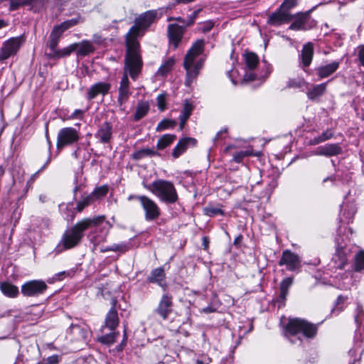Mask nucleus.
Returning <instances> with one entry per match:
<instances>
[{
    "instance_id": "obj_62",
    "label": "nucleus",
    "mask_w": 364,
    "mask_h": 364,
    "mask_svg": "<svg viewBox=\"0 0 364 364\" xmlns=\"http://www.w3.org/2000/svg\"><path fill=\"white\" fill-rule=\"evenodd\" d=\"M203 65V60L202 59H200L197 62L195 63V61L193 63V66H194L196 68H197L199 71L202 68Z\"/></svg>"
},
{
    "instance_id": "obj_4",
    "label": "nucleus",
    "mask_w": 364,
    "mask_h": 364,
    "mask_svg": "<svg viewBox=\"0 0 364 364\" xmlns=\"http://www.w3.org/2000/svg\"><path fill=\"white\" fill-rule=\"evenodd\" d=\"M145 188L166 204H174L178 200V193L173 183L166 180H156Z\"/></svg>"
},
{
    "instance_id": "obj_15",
    "label": "nucleus",
    "mask_w": 364,
    "mask_h": 364,
    "mask_svg": "<svg viewBox=\"0 0 364 364\" xmlns=\"http://www.w3.org/2000/svg\"><path fill=\"white\" fill-rule=\"evenodd\" d=\"M129 74L128 70L124 67V73L121 79L119 87V95L117 97V102L120 106L126 103L132 94L129 89V80L128 75Z\"/></svg>"
},
{
    "instance_id": "obj_16",
    "label": "nucleus",
    "mask_w": 364,
    "mask_h": 364,
    "mask_svg": "<svg viewBox=\"0 0 364 364\" xmlns=\"http://www.w3.org/2000/svg\"><path fill=\"white\" fill-rule=\"evenodd\" d=\"M111 89V84L105 82H98L92 85L87 92L86 99L89 101L94 100L98 95L105 96Z\"/></svg>"
},
{
    "instance_id": "obj_47",
    "label": "nucleus",
    "mask_w": 364,
    "mask_h": 364,
    "mask_svg": "<svg viewBox=\"0 0 364 364\" xmlns=\"http://www.w3.org/2000/svg\"><path fill=\"white\" fill-rule=\"evenodd\" d=\"M80 22V17L75 18L72 19H69L67 21H65L62 22L60 24H59V27L65 32L68 28L73 27L78 24Z\"/></svg>"
},
{
    "instance_id": "obj_34",
    "label": "nucleus",
    "mask_w": 364,
    "mask_h": 364,
    "mask_svg": "<svg viewBox=\"0 0 364 364\" xmlns=\"http://www.w3.org/2000/svg\"><path fill=\"white\" fill-rule=\"evenodd\" d=\"M326 85L327 82H323L314 86V87L307 92L309 99L314 100L323 95L326 90Z\"/></svg>"
},
{
    "instance_id": "obj_12",
    "label": "nucleus",
    "mask_w": 364,
    "mask_h": 364,
    "mask_svg": "<svg viewBox=\"0 0 364 364\" xmlns=\"http://www.w3.org/2000/svg\"><path fill=\"white\" fill-rule=\"evenodd\" d=\"M94 200L87 193H84L81 195L80 199L77 200L76 207L73 209L68 208V205L66 206V210L68 212L65 217V220L68 222L73 221L75 218V211L81 213L83 210L92 203Z\"/></svg>"
},
{
    "instance_id": "obj_45",
    "label": "nucleus",
    "mask_w": 364,
    "mask_h": 364,
    "mask_svg": "<svg viewBox=\"0 0 364 364\" xmlns=\"http://www.w3.org/2000/svg\"><path fill=\"white\" fill-rule=\"evenodd\" d=\"M204 210L205 215L210 217L224 215V211L219 207L210 206L205 208Z\"/></svg>"
},
{
    "instance_id": "obj_35",
    "label": "nucleus",
    "mask_w": 364,
    "mask_h": 364,
    "mask_svg": "<svg viewBox=\"0 0 364 364\" xmlns=\"http://www.w3.org/2000/svg\"><path fill=\"white\" fill-rule=\"evenodd\" d=\"M176 139V136L174 134H166L161 136L156 144L157 150H164L166 147L169 146Z\"/></svg>"
},
{
    "instance_id": "obj_43",
    "label": "nucleus",
    "mask_w": 364,
    "mask_h": 364,
    "mask_svg": "<svg viewBox=\"0 0 364 364\" xmlns=\"http://www.w3.org/2000/svg\"><path fill=\"white\" fill-rule=\"evenodd\" d=\"M173 64H174L173 59L167 60L164 64H162L160 66V68L158 70V73L161 75H166L171 70Z\"/></svg>"
},
{
    "instance_id": "obj_37",
    "label": "nucleus",
    "mask_w": 364,
    "mask_h": 364,
    "mask_svg": "<svg viewBox=\"0 0 364 364\" xmlns=\"http://www.w3.org/2000/svg\"><path fill=\"white\" fill-rule=\"evenodd\" d=\"M129 249L128 245L126 243H121V244H114L111 246H108L106 247H101L100 252H105L109 251L112 252H125Z\"/></svg>"
},
{
    "instance_id": "obj_10",
    "label": "nucleus",
    "mask_w": 364,
    "mask_h": 364,
    "mask_svg": "<svg viewBox=\"0 0 364 364\" xmlns=\"http://www.w3.org/2000/svg\"><path fill=\"white\" fill-rule=\"evenodd\" d=\"M48 286L42 280H31L24 283L21 286V294L24 296L34 297L38 296L45 293Z\"/></svg>"
},
{
    "instance_id": "obj_29",
    "label": "nucleus",
    "mask_w": 364,
    "mask_h": 364,
    "mask_svg": "<svg viewBox=\"0 0 364 364\" xmlns=\"http://www.w3.org/2000/svg\"><path fill=\"white\" fill-rule=\"evenodd\" d=\"M294 282V277H289L284 279L280 283L279 301H284L289 293V289L291 287Z\"/></svg>"
},
{
    "instance_id": "obj_52",
    "label": "nucleus",
    "mask_w": 364,
    "mask_h": 364,
    "mask_svg": "<svg viewBox=\"0 0 364 364\" xmlns=\"http://www.w3.org/2000/svg\"><path fill=\"white\" fill-rule=\"evenodd\" d=\"M58 41H59L55 40L53 38V39L49 38L48 42V46L49 48L50 52L46 53V55L47 54H53L55 51H57L58 50L57 48Z\"/></svg>"
},
{
    "instance_id": "obj_48",
    "label": "nucleus",
    "mask_w": 364,
    "mask_h": 364,
    "mask_svg": "<svg viewBox=\"0 0 364 364\" xmlns=\"http://www.w3.org/2000/svg\"><path fill=\"white\" fill-rule=\"evenodd\" d=\"M107 237V232L102 235H96L90 238L91 242L93 244L94 248L96 249L100 243L105 241Z\"/></svg>"
},
{
    "instance_id": "obj_39",
    "label": "nucleus",
    "mask_w": 364,
    "mask_h": 364,
    "mask_svg": "<svg viewBox=\"0 0 364 364\" xmlns=\"http://www.w3.org/2000/svg\"><path fill=\"white\" fill-rule=\"evenodd\" d=\"M176 125V122L173 119H164L161 121L156 128V132H162L169 128H173Z\"/></svg>"
},
{
    "instance_id": "obj_51",
    "label": "nucleus",
    "mask_w": 364,
    "mask_h": 364,
    "mask_svg": "<svg viewBox=\"0 0 364 364\" xmlns=\"http://www.w3.org/2000/svg\"><path fill=\"white\" fill-rule=\"evenodd\" d=\"M157 106L160 111H164L166 109V95L161 94L157 97Z\"/></svg>"
},
{
    "instance_id": "obj_17",
    "label": "nucleus",
    "mask_w": 364,
    "mask_h": 364,
    "mask_svg": "<svg viewBox=\"0 0 364 364\" xmlns=\"http://www.w3.org/2000/svg\"><path fill=\"white\" fill-rule=\"evenodd\" d=\"M292 20L291 14L282 10L280 7L269 16L267 23L273 26L288 23Z\"/></svg>"
},
{
    "instance_id": "obj_22",
    "label": "nucleus",
    "mask_w": 364,
    "mask_h": 364,
    "mask_svg": "<svg viewBox=\"0 0 364 364\" xmlns=\"http://www.w3.org/2000/svg\"><path fill=\"white\" fill-rule=\"evenodd\" d=\"M339 66V61H333L316 68L315 69L316 74L320 79L326 78L334 73L338 69Z\"/></svg>"
},
{
    "instance_id": "obj_13",
    "label": "nucleus",
    "mask_w": 364,
    "mask_h": 364,
    "mask_svg": "<svg viewBox=\"0 0 364 364\" xmlns=\"http://www.w3.org/2000/svg\"><path fill=\"white\" fill-rule=\"evenodd\" d=\"M279 265H285L287 270L293 272L300 268L301 260L297 255L287 250L283 252L282 256L279 261Z\"/></svg>"
},
{
    "instance_id": "obj_11",
    "label": "nucleus",
    "mask_w": 364,
    "mask_h": 364,
    "mask_svg": "<svg viewBox=\"0 0 364 364\" xmlns=\"http://www.w3.org/2000/svg\"><path fill=\"white\" fill-rule=\"evenodd\" d=\"M173 306V296L168 293H164L154 309V313L163 320H166L172 313Z\"/></svg>"
},
{
    "instance_id": "obj_46",
    "label": "nucleus",
    "mask_w": 364,
    "mask_h": 364,
    "mask_svg": "<svg viewBox=\"0 0 364 364\" xmlns=\"http://www.w3.org/2000/svg\"><path fill=\"white\" fill-rule=\"evenodd\" d=\"M298 2L299 0H284L279 7L282 10L290 13V10L296 7Z\"/></svg>"
},
{
    "instance_id": "obj_7",
    "label": "nucleus",
    "mask_w": 364,
    "mask_h": 364,
    "mask_svg": "<svg viewBox=\"0 0 364 364\" xmlns=\"http://www.w3.org/2000/svg\"><path fill=\"white\" fill-rule=\"evenodd\" d=\"M127 199L128 200L136 199L139 201L144 211V218L146 221L155 220L161 215L160 208L157 203L146 196L130 195Z\"/></svg>"
},
{
    "instance_id": "obj_59",
    "label": "nucleus",
    "mask_w": 364,
    "mask_h": 364,
    "mask_svg": "<svg viewBox=\"0 0 364 364\" xmlns=\"http://www.w3.org/2000/svg\"><path fill=\"white\" fill-rule=\"evenodd\" d=\"M50 159L48 158L47 161L46 162V164L37 171L34 174H33V176H31V180H34L36 177H37L38 174L42 171L43 169L46 168V167L47 166V165L50 163Z\"/></svg>"
},
{
    "instance_id": "obj_38",
    "label": "nucleus",
    "mask_w": 364,
    "mask_h": 364,
    "mask_svg": "<svg viewBox=\"0 0 364 364\" xmlns=\"http://www.w3.org/2000/svg\"><path fill=\"white\" fill-rule=\"evenodd\" d=\"M107 192L108 187L107 186H102L95 188L92 193H89V195L91 196V198H92V200L95 201L105 196Z\"/></svg>"
},
{
    "instance_id": "obj_32",
    "label": "nucleus",
    "mask_w": 364,
    "mask_h": 364,
    "mask_svg": "<svg viewBox=\"0 0 364 364\" xmlns=\"http://www.w3.org/2000/svg\"><path fill=\"white\" fill-rule=\"evenodd\" d=\"M193 109V107L191 103H190L188 100H186L183 104V110L181 114L179 116L180 119V129L182 130L184 127V125L191 114V112Z\"/></svg>"
},
{
    "instance_id": "obj_33",
    "label": "nucleus",
    "mask_w": 364,
    "mask_h": 364,
    "mask_svg": "<svg viewBox=\"0 0 364 364\" xmlns=\"http://www.w3.org/2000/svg\"><path fill=\"white\" fill-rule=\"evenodd\" d=\"M155 156H159V154L157 151L154 149L145 148L141 149L132 154V158L134 160L139 161L145 157H152Z\"/></svg>"
},
{
    "instance_id": "obj_50",
    "label": "nucleus",
    "mask_w": 364,
    "mask_h": 364,
    "mask_svg": "<svg viewBox=\"0 0 364 364\" xmlns=\"http://www.w3.org/2000/svg\"><path fill=\"white\" fill-rule=\"evenodd\" d=\"M304 84V81L299 79L292 78L287 82V87L289 88H299Z\"/></svg>"
},
{
    "instance_id": "obj_19",
    "label": "nucleus",
    "mask_w": 364,
    "mask_h": 364,
    "mask_svg": "<svg viewBox=\"0 0 364 364\" xmlns=\"http://www.w3.org/2000/svg\"><path fill=\"white\" fill-rule=\"evenodd\" d=\"M95 136L102 144L109 143L112 136V124L108 122H105L101 124L98 130L95 134Z\"/></svg>"
},
{
    "instance_id": "obj_49",
    "label": "nucleus",
    "mask_w": 364,
    "mask_h": 364,
    "mask_svg": "<svg viewBox=\"0 0 364 364\" xmlns=\"http://www.w3.org/2000/svg\"><path fill=\"white\" fill-rule=\"evenodd\" d=\"M63 32L64 31L59 27L58 25L55 26L53 28V30L49 36V38H51V39L53 38L55 40L59 41Z\"/></svg>"
},
{
    "instance_id": "obj_1",
    "label": "nucleus",
    "mask_w": 364,
    "mask_h": 364,
    "mask_svg": "<svg viewBox=\"0 0 364 364\" xmlns=\"http://www.w3.org/2000/svg\"><path fill=\"white\" fill-rule=\"evenodd\" d=\"M156 16V13L154 11H149L141 14L135 18L134 24L125 35V68L133 80L137 79L143 66L141 47L137 38L144 35L154 22Z\"/></svg>"
},
{
    "instance_id": "obj_63",
    "label": "nucleus",
    "mask_w": 364,
    "mask_h": 364,
    "mask_svg": "<svg viewBox=\"0 0 364 364\" xmlns=\"http://www.w3.org/2000/svg\"><path fill=\"white\" fill-rule=\"evenodd\" d=\"M70 273L69 272H67L65 271H63V272H60L58 274H56L54 277V279H56V280H61V277L62 276H65V275H69Z\"/></svg>"
},
{
    "instance_id": "obj_18",
    "label": "nucleus",
    "mask_w": 364,
    "mask_h": 364,
    "mask_svg": "<svg viewBox=\"0 0 364 364\" xmlns=\"http://www.w3.org/2000/svg\"><path fill=\"white\" fill-rule=\"evenodd\" d=\"M197 140L192 137H183L181 139L176 146L173 148L171 155L174 159H178L189 147H193L196 145Z\"/></svg>"
},
{
    "instance_id": "obj_41",
    "label": "nucleus",
    "mask_w": 364,
    "mask_h": 364,
    "mask_svg": "<svg viewBox=\"0 0 364 364\" xmlns=\"http://www.w3.org/2000/svg\"><path fill=\"white\" fill-rule=\"evenodd\" d=\"M118 333L112 332L104 336H102L98 338V341L105 345H111L114 343L117 336Z\"/></svg>"
},
{
    "instance_id": "obj_28",
    "label": "nucleus",
    "mask_w": 364,
    "mask_h": 364,
    "mask_svg": "<svg viewBox=\"0 0 364 364\" xmlns=\"http://www.w3.org/2000/svg\"><path fill=\"white\" fill-rule=\"evenodd\" d=\"M0 290L4 296L9 298H16L19 294L18 288L9 282H0Z\"/></svg>"
},
{
    "instance_id": "obj_61",
    "label": "nucleus",
    "mask_w": 364,
    "mask_h": 364,
    "mask_svg": "<svg viewBox=\"0 0 364 364\" xmlns=\"http://www.w3.org/2000/svg\"><path fill=\"white\" fill-rule=\"evenodd\" d=\"M83 111L81 109H75L71 115L73 119L80 118L83 115Z\"/></svg>"
},
{
    "instance_id": "obj_44",
    "label": "nucleus",
    "mask_w": 364,
    "mask_h": 364,
    "mask_svg": "<svg viewBox=\"0 0 364 364\" xmlns=\"http://www.w3.org/2000/svg\"><path fill=\"white\" fill-rule=\"evenodd\" d=\"M355 271L360 272L364 269V252H360L355 257Z\"/></svg>"
},
{
    "instance_id": "obj_25",
    "label": "nucleus",
    "mask_w": 364,
    "mask_h": 364,
    "mask_svg": "<svg viewBox=\"0 0 364 364\" xmlns=\"http://www.w3.org/2000/svg\"><path fill=\"white\" fill-rule=\"evenodd\" d=\"M105 326L111 331L114 330L119 325V317L117 310L115 309L114 303L108 311L105 321Z\"/></svg>"
},
{
    "instance_id": "obj_40",
    "label": "nucleus",
    "mask_w": 364,
    "mask_h": 364,
    "mask_svg": "<svg viewBox=\"0 0 364 364\" xmlns=\"http://www.w3.org/2000/svg\"><path fill=\"white\" fill-rule=\"evenodd\" d=\"M271 73V70L267 68V72L264 75V76H262V77L264 78V80L265 78H267L268 77V75L270 74ZM261 77H258L255 73L253 70H249L248 72H246V73L244 75V81L245 82H251V81H253V80H255L257 79H260Z\"/></svg>"
},
{
    "instance_id": "obj_31",
    "label": "nucleus",
    "mask_w": 364,
    "mask_h": 364,
    "mask_svg": "<svg viewBox=\"0 0 364 364\" xmlns=\"http://www.w3.org/2000/svg\"><path fill=\"white\" fill-rule=\"evenodd\" d=\"M149 110V102L146 101H139L137 104L136 112L134 115V120L135 122L139 121L148 114Z\"/></svg>"
},
{
    "instance_id": "obj_56",
    "label": "nucleus",
    "mask_w": 364,
    "mask_h": 364,
    "mask_svg": "<svg viewBox=\"0 0 364 364\" xmlns=\"http://www.w3.org/2000/svg\"><path fill=\"white\" fill-rule=\"evenodd\" d=\"M358 56L360 65L364 67V45L360 46L358 48Z\"/></svg>"
},
{
    "instance_id": "obj_14",
    "label": "nucleus",
    "mask_w": 364,
    "mask_h": 364,
    "mask_svg": "<svg viewBox=\"0 0 364 364\" xmlns=\"http://www.w3.org/2000/svg\"><path fill=\"white\" fill-rule=\"evenodd\" d=\"M20 46L21 42L18 38H12L4 42L0 50V60H4L16 55Z\"/></svg>"
},
{
    "instance_id": "obj_23",
    "label": "nucleus",
    "mask_w": 364,
    "mask_h": 364,
    "mask_svg": "<svg viewBox=\"0 0 364 364\" xmlns=\"http://www.w3.org/2000/svg\"><path fill=\"white\" fill-rule=\"evenodd\" d=\"M184 28L178 24H170L168 27L169 41L173 43L174 48H177L182 39Z\"/></svg>"
},
{
    "instance_id": "obj_42",
    "label": "nucleus",
    "mask_w": 364,
    "mask_h": 364,
    "mask_svg": "<svg viewBox=\"0 0 364 364\" xmlns=\"http://www.w3.org/2000/svg\"><path fill=\"white\" fill-rule=\"evenodd\" d=\"M33 1L34 0H9V9L11 11L17 10L20 6L32 4Z\"/></svg>"
},
{
    "instance_id": "obj_6",
    "label": "nucleus",
    "mask_w": 364,
    "mask_h": 364,
    "mask_svg": "<svg viewBox=\"0 0 364 364\" xmlns=\"http://www.w3.org/2000/svg\"><path fill=\"white\" fill-rule=\"evenodd\" d=\"M316 7L317 6H315L304 12L291 14L292 23L289 26V29L293 31H309L314 28L316 26V21L311 18V14Z\"/></svg>"
},
{
    "instance_id": "obj_53",
    "label": "nucleus",
    "mask_w": 364,
    "mask_h": 364,
    "mask_svg": "<svg viewBox=\"0 0 364 364\" xmlns=\"http://www.w3.org/2000/svg\"><path fill=\"white\" fill-rule=\"evenodd\" d=\"M248 155L249 154L247 151H241L233 155V160L236 163H240L242 159Z\"/></svg>"
},
{
    "instance_id": "obj_58",
    "label": "nucleus",
    "mask_w": 364,
    "mask_h": 364,
    "mask_svg": "<svg viewBox=\"0 0 364 364\" xmlns=\"http://www.w3.org/2000/svg\"><path fill=\"white\" fill-rule=\"evenodd\" d=\"M127 333H126V330H124L123 340L121 342V343L117 347V350L120 351V350H123V348H124V346L127 344Z\"/></svg>"
},
{
    "instance_id": "obj_64",
    "label": "nucleus",
    "mask_w": 364,
    "mask_h": 364,
    "mask_svg": "<svg viewBox=\"0 0 364 364\" xmlns=\"http://www.w3.org/2000/svg\"><path fill=\"white\" fill-rule=\"evenodd\" d=\"M321 142H322V141L321 140L320 137L318 136H316L314 139H311L310 144L317 145Z\"/></svg>"
},
{
    "instance_id": "obj_55",
    "label": "nucleus",
    "mask_w": 364,
    "mask_h": 364,
    "mask_svg": "<svg viewBox=\"0 0 364 364\" xmlns=\"http://www.w3.org/2000/svg\"><path fill=\"white\" fill-rule=\"evenodd\" d=\"M322 142L331 139L333 136V132L330 130L327 129L324 131L321 134L318 135Z\"/></svg>"
},
{
    "instance_id": "obj_30",
    "label": "nucleus",
    "mask_w": 364,
    "mask_h": 364,
    "mask_svg": "<svg viewBox=\"0 0 364 364\" xmlns=\"http://www.w3.org/2000/svg\"><path fill=\"white\" fill-rule=\"evenodd\" d=\"M78 45L79 46L75 50L76 54L78 56L83 57L95 51V47L89 41H82L80 43H78Z\"/></svg>"
},
{
    "instance_id": "obj_60",
    "label": "nucleus",
    "mask_w": 364,
    "mask_h": 364,
    "mask_svg": "<svg viewBox=\"0 0 364 364\" xmlns=\"http://www.w3.org/2000/svg\"><path fill=\"white\" fill-rule=\"evenodd\" d=\"M216 311V309L214 308L213 306H208L207 307H205L200 310V312L205 313V314H210Z\"/></svg>"
},
{
    "instance_id": "obj_27",
    "label": "nucleus",
    "mask_w": 364,
    "mask_h": 364,
    "mask_svg": "<svg viewBox=\"0 0 364 364\" xmlns=\"http://www.w3.org/2000/svg\"><path fill=\"white\" fill-rule=\"evenodd\" d=\"M78 46L79 45L77 43H73L63 49H58L57 51H55L53 54H47V57L48 59L55 60L59 59L63 57L68 56L70 55L71 53L77 50Z\"/></svg>"
},
{
    "instance_id": "obj_36",
    "label": "nucleus",
    "mask_w": 364,
    "mask_h": 364,
    "mask_svg": "<svg viewBox=\"0 0 364 364\" xmlns=\"http://www.w3.org/2000/svg\"><path fill=\"white\" fill-rule=\"evenodd\" d=\"M245 65L249 70H254L259 63L258 56L254 53H247L244 55Z\"/></svg>"
},
{
    "instance_id": "obj_57",
    "label": "nucleus",
    "mask_w": 364,
    "mask_h": 364,
    "mask_svg": "<svg viewBox=\"0 0 364 364\" xmlns=\"http://www.w3.org/2000/svg\"><path fill=\"white\" fill-rule=\"evenodd\" d=\"M44 360L46 361V364H58L59 356L58 355H53Z\"/></svg>"
},
{
    "instance_id": "obj_21",
    "label": "nucleus",
    "mask_w": 364,
    "mask_h": 364,
    "mask_svg": "<svg viewBox=\"0 0 364 364\" xmlns=\"http://www.w3.org/2000/svg\"><path fill=\"white\" fill-rule=\"evenodd\" d=\"M342 153V148L338 144H327L318 146L315 151V155L327 157L337 156Z\"/></svg>"
},
{
    "instance_id": "obj_3",
    "label": "nucleus",
    "mask_w": 364,
    "mask_h": 364,
    "mask_svg": "<svg viewBox=\"0 0 364 364\" xmlns=\"http://www.w3.org/2000/svg\"><path fill=\"white\" fill-rule=\"evenodd\" d=\"M317 331L316 324L299 318H289L284 326V336L294 344L302 343L301 338L298 336L299 334L301 333L304 337L312 338L316 335Z\"/></svg>"
},
{
    "instance_id": "obj_8",
    "label": "nucleus",
    "mask_w": 364,
    "mask_h": 364,
    "mask_svg": "<svg viewBox=\"0 0 364 364\" xmlns=\"http://www.w3.org/2000/svg\"><path fill=\"white\" fill-rule=\"evenodd\" d=\"M80 139L78 131L73 127H64L59 130L57 136L56 147L58 149L72 145Z\"/></svg>"
},
{
    "instance_id": "obj_54",
    "label": "nucleus",
    "mask_w": 364,
    "mask_h": 364,
    "mask_svg": "<svg viewBox=\"0 0 364 364\" xmlns=\"http://www.w3.org/2000/svg\"><path fill=\"white\" fill-rule=\"evenodd\" d=\"M200 11V10L198 9V10L193 11L192 14H191L190 16H188L187 22L186 23V26H189L194 23V21H195L196 18H197Z\"/></svg>"
},
{
    "instance_id": "obj_2",
    "label": "nucleus",
    "mask_w": 364,
    "mask_h": 364,
    "mask_svg": "<svg viewBox=\"0 0 364 364\" xmlns=\"http://www.w3.org/2000/svg\"><path fill=\"white\" fill-rule=\"evenodd\" d=\"M104 220L105 216H97L93 218H83L78 221L63 233L60 241L55 247V252L60 253L65 250L75 247L81 242L85 230L102 223Z\"/></svg>"
},
{
    "instance_id": "obj_20",
    "label": "nucleus",
    "mask_w": 364,
    "mask_h": 364,
    "mask_svg": "<svg viewBox=\"0 0 364 364\" xmlns=\"http://www.w3.org/2000/svg\"><path fill=\"white\" fill-rule=\"evenodd\" d=\"M68 332L73 336L77 341L85 342L90 334V331L85 325L72 323L68 329Z\"/></svg>"
},
{
    "instance_id": "obj_26",
    "label": "nucleus",
    "mask_w": 364,
    "mask_h": 364,
    "mask_svg": "<svg viewBox=\"0 0 364 364\" xmlns=\"http://www.w3.org/2000/svg\"><path fill=\"white\" fill-rule=\"evenodd\" d=\"M314 55V47L311 43H308L303 46L301 53V63L304 67H308L312 61Z\"/></svg>"
},
{
    "instance_id": "obj_24",
    "label": "nucleus",
    "mask_w": 364,
    "mask_h": 364,
    "mask_svg": "<svg viewBox=\"0 0 364 364\" xmlns=\"http://www.w3.org/2000/svg\"><path fill=\"white\" fill-rule=\"evenodd\" d=\"M166 274L163 267H158L151 272L148 277V281L150 283L157 284L159 286L166 289L167 287L166 282L164 281Z\"/></svg>"
},
{
    "instance_id": "obj_9",
    "label": "nucleus",
    "mask_w": 364,
    "mask_h": 364,
    "mask_svg": "<svg viewBox=\"0 0 364 364\" xmlns=\"http://www.w3.org/2000/svg\"><path fill=\"white\" fill-rule=\"evenodd\" d=\"M341 237L336 239V253L332 257V263L333 267L336 269H343L347 264L348 262V254L350 252V248L343 240L340 241Z\"/></svg>"
},
{
    "instance_id": "obj_5",
    "label": "nucleus",
    "mask_w": 364,
    "mask_h": 364,
    "mask_svg": "<svg viewBox=\"0 0 364 364\" xmlns=\"http://www.w3.org/2000/svg\"><path fill=\"white\" fill-rule=\"evenodd\" d=\"M204 44L205 42L203 39L196 41L185 56L183 68L186 71L185 85L187 87H190L192 85L199 74L200 71L193 66V63L194 60L203 52Z\"/></svg>"
}]
</instances>
